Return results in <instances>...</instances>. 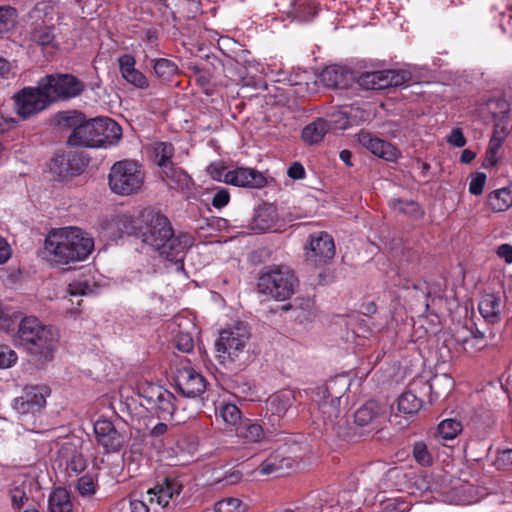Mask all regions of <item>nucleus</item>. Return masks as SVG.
Returning <instances> with one entry per match:
<instances>
[{
    "instance_id": "nucleus-37",
    "label": "nucleus",
    "mask_w": 512,
    "mask_h": 512,
    "mask_svg": "<svg viewBox=\"0 0 512 512\" xmlns=\"http://www.w3.org/2000/svg\"><path fill=\"white\" fill-rule=\"evenodd\" d=\"M358 85L367 90H383L385 87L384 70L365 72L357 78Z\"/></svg>"
},
{
    "instance_id": "nucleus-11",
    "label": "nucleus",
    "mask_w": 512,
    "mask_h": 512,
    "mask_svg": "<svg viewBox=\"0 0 512 512\" xmlns=\"http://www.w3.org/2000/svg\"><path fill=\"white\" fill-rule=\"evenodd\" d=\"M40 87L51 102L68 100L79 96L84 83L72 74H52L40 80Z\"/></svg>"
},
{
    "instance_id": "nucleus-13",
    "label": "nucleus",
    "mask_w": 512,
    "mask_h": 512,
    "mask_svg": "<svg viewBox=\"0 0 512 512\" xmlns=\"http://www.w3.org/2000/svg\"><path fill=\"white\" fill-rule=\"evenodd\" d=\"M212 177L218 181L238 187L261 188L266 185L265 176L252 168L239 167L228 170L225 167H210Z\"/></svg>"
},
{
    "instance_id": "nucleus-22",
    "label": "nucleus",
    "mask_w": 512,
    "mask_h": 512,
    "mask_svg": "<svg viewBox=\"0 0 512 512\" xmlns=\"http://www.w3.org/2000/svg\"><path fill=\"white\" fill-rule=\"evenodd\" d=\"M59 459L62 464H65L66 470L77 475L83 472L87 467V460L82 451L73 443H63L59 449Z\"/></svg>"
},
{
    "instance_id": "nucleus-62",
    "label": "nucleus",
    "mask_w": 512,
    "mask_h": 512,
    "mask_svg": "<svg viewBox=\"0 0 512 512\" xmlns=\"http://www.w3.org/2000/svg\"><path fill=\"white\" fill-rule=\"evenodd\" d=\"M129 506L131 512H149L150 508H152L146 499V494L142 495L141 499H130Z\"/></svg>"
},
{
    "instance_id": "nucleus-17",
    "label": "nucleus",
    "mask_w": 512,
    "mask_h": 512,
    "mask_svg": "<svg viewBox=\"0 0 512 512\" xmlns=\"http://www.w3.org/2000/svg\"><path fill=\"white\" fill-rule=\"evenodd\" d=\"M296 395L291 389L279 390L271 394L265 402L270 421H279L295 408Z\"/></svg>"
},
{
    "instance_id": "nucleus-24",
    "label": "nucleus",
    "mask_w": 512,
    "mask_h": 512,
    "mask_svg": "<svg viewBox=\"0 0 512 512\" xmlns=\"http://www.w3.org/2000/svg\"><path fill=\"white\" fill-rule=\"evenodd\" d=\"M320 82L328 88L346 89L354 81L352 72L342 66H328L319 76Z\"/></svg>"
},
{
    "instance_id": "nucleus-64",
    "label": "nucleus",
    "mask_w": 512,
    "mask_h": 512,
    "mask_svg": "<svg viewBox=\"0 0 512 512\" xmlns=\"http://www.w3.org/2000/svg\"><path fill=\"white\" fill-rule=\"evenodd\" d=\"M447 141L450 145L455 147H463L466 144V139L463 135V132L460 128L452 129L450 135L447 138Z\"/></svg>"
},
{
    "instance_id": "nucleus-7",
    "label": "nucleus",
    "mask_w": 512,
    "mask_h": 512,
    "mask_svg": "<svg viewBox=\"0 0 512 512\" xmlns=\"http://www.w3.org/2000/svg\"><path fill=\"white\" fill-rule=\"evenodd\" d=\"M138 394L143 399L141 405L154 413L162 421H173L176 424L185 422L186 417L181 415L180 401L160 385L143 383L138 387Z\"/></svg>"
},
{
    "instance_id": "nucleus-4",
    "label": "nucleus",
    "mask_w": 512,
    "mask_h": 512,
    "mask_svg": "<svg viewBox=\"0 0 512 512\" xmlns=\"http://www.w3.org/2000/svg\"><path fill=\"white\" fill-rule=\"evenodd\" d=\"M59 332L34 316L24 317L14 335V343L40 360H52L59 344Z\"/></svg>"
},
{
    "instance_id": "nucleus-43",
    "label": "nucleus",
    "mask_w": 512,
    "mask_h": 512,
    "mask_svg": "<svg viewBox=\"0 0 512 512\" xmlns=\"http://www.w3.org/2000/svg\"><path fill=\"white\" fill-rule=\"evenodd\" d=\"M153 161L161 168L171 164V158L174 155V147L169 142H157L153 147Z\"/></svg>"
},
{
    "instance_id": "nucleus-48",
    "label": "nucleus",
    "mask_w": 512,
    "mask_h": 512,
    "mask_svg": "<svg viewBox=\"0 0 512 512\" xmlns=\"http://www.w3.org/2000/svg\"><path fill=\"white\" fill-rule=\"evenodd\" d=\"M502 145L503 143H500L499 139H490L483 161V167L485 169L493 168L500 162L501 156L499 155V151Z\"/></svg>"
},
{
    "instance_id": "nucleus-9",
    "label": "nucleus",
    "mask_w": 512,
    "mask_h": 512,
    "mask_svg": "<svg viewBox=\"0 0 512 512\" xmlns=\"http://www.w3.org/2000/svg\"><path fill=\"white\" fill-rule=\"evenodd\" d=\"M144 172L141 165L133 160L115 162L108 175L111 191L117 195L127 196L137 193L143 186Z\"/></svg>"
},
{
    "instance_id": "nucleus-54",
    "label": "nucleus",
    "mask_w": 512,
    "mask_h": 512,
    "mask_svg": "<svg viewBox=\"0 0 512 512\" xmlns=\"http://www.w3.org/2000/svg\"><path fill=\"white\" fill-rule=\"evenodd\" d=\"M413 457L415 461L422 466L430 465L433 460L431 452L423 441H419L414 444Z\"/></svg>"
},
{
    "instance_id": "nucleus-28",
    "label": "nucleus",
    "mask_w": 512,
    "mask_h": 512,
    "mask_svg": "<svg viewBox=\"0 0 512 512\" xmlns=\"http://www.w3.org/2000/svg\"><path fill=\"white\" fill-rule=\"evenodd\" d=\"M291 464L290 458L282 456L278 451H274L261 462L257 470L261 475L280 476L284 468H290Z\"/></svg>"
},
{
    "instance_id": "nucleus-51",
    "label": "nucleus",
    "mask_w": 512,
    "mask_h": 512,
    "mask_svg": "<svg viewBox=\"0 0 512 512\" xmlns=\"http://www.w3.org/2000/svg\"><path fill=\"white\" fill-rule=\"evenodd\" d=\"M218 410L219 416L225 423L235 426L241 420V411L232 403H222Z\"/></svg>"
},
{
    "instance_id": "nucleus-19",
    "label": "nucleus",
    "mask_w": 512,
    "mask_h": 512,
    "mask_svg": "<svg viewBox=\"0 0 512 512\" xmlns=\"http://www.w3.org/2000/svg\"><path fill=\"white\" fill-rule=\"evenodd\" d=\"M347 496L348 493H336L334 489L322 491L318 494L313 512H350Z\"/></svg>"
},
{
    "instance_id": "nucleus-50",
    "label": "nucleus",
    "mask_w": 512,
    "mask_h": 512,
    "mask_svg": "<svg viewBox=\"0 0 512 512\" xmlns=\"http://www.w3.org/2000/svg\"><path fill=\"white\" fill-rule=\"evenodd\" d=\"M97 290L95 282L87 278L79 279L69 284L68 292L70 296H85L94 294Z\"/></svg>"
},
{
    "instance_id": "nucleus-15",
    "label": "nucleus",
    "mask_w": 512,
    "mask_h": 512,
    "mask_svg": "<svg viewBox=\"0 0 512 512\" xmlns=\"http://www.w3.org/2000/svg\"><path fill=\"white\" fill-rule=\"evenodd\" d=\"M174 381L177 390L186 398L201 397L207 388L204 376L190 366L177 369Z\"/></svg>"
},
{
    "instance_id": "nucleus-63",
    "label": "nucleus",
    "mask_w": 512,
    "mask_h": 512,
    "mask_svg": "<svg viewBox=\"0 0 512 512\" xmlns=\"http://www.w3.org/2000/svg\"><path fill=\"white\" fill-rule=\"evenodd\" d=\"M496 465L499 469L512 466V449H504L498 452Z\"/></svg>"
},
{
    "instance_id": "nucleus-53",
    "label": "nucleus",
    "mask_w": 512,
    "mask_h": 512,
    "mask_svg": "<svg viewBox=\"0 0 512 512\" xmlns=\"http://www.w3.org/2000/svg\"><path fill=\"white\" fill-rule=\"evenodd\" d=\"M17 18V12L12 7H0V35L11 30Z\"/></svg>"
},
{
    "instance_id": "nucleus-35",
    "label": "nucleus",
    "mask_w": 512,
    "mask_h": 512,
    "mask_svg": "<svg viewBox=\"0 0 512 512\" xmlns=\"http://www.w3.org/2000/svg\"><path fill=\"white\" fill-rule=\"evenodd\" d=\"M427 387L435 399L446 397L454 387V380L448 374L436 375L427 383Z\"/></svg>"
},
{
    "instance_id": "nucleus-49",
    "label": "nucleus",
    "mask_w": 512,
    "mask_h": 512,
    "mask_svg": "<svg viewBox=\"0 0 512 512\" xmlns=\"http://www.w3.org/2000/svg\"><path fill=\"white\" fill-rule=\"evenodd\" d=\"M30 39L41 47H48L53 46L55 36L51 27L39 26L31 32Z\"/></svg>"
},
{
    "instance_id": "nucleus-20",
    "label": "nucleus",
    "mask_w": 512,
    "mask_h": 512,
    "mask_svg": "<svg viewBox=\"0 0 512 512\" xmlns=\"http://www.w3.org/2000/svg\"><path fill=\"white\" fill-rule=\"evenodd\" d=\"M119 71L122 78L133 87L145 90L149 87V80L136 68V59L131 54H123L118 58Z\"/></svg>"
},
{
    "instance_id": "nucleus-16",
    "label": "nucleus",
    "mask_w": 512,
    "mask_h": 512,
    "mask_svg": "<svg viewBox=\"0 0 512 512\" xmlns=\"http://www.w3.org/2000/svg\"><path fill=\"white\" fill-rule=\"evenodd\" d=\"M94 432L98 445L103 447L105 453L119 452L127 441L126 435L107 419H98L94 423Z\"/></svg>"
},
{
    "instance_id": "nucleus-30",
    "label": "nucleus",
    "mask_w": 512,
    "mask_h": 512,
    "mask_svg": "<svg viewBox=\"0 0 512 512\" xmlns=\"http://www.w3.org/2000/svg\"><path fill=\"white\" fill-rule=\"evenodd\" d=\"M276 221V209L271 205H263L255 211L252 228L260 232H266L274 228Z\"/></svg>"
},
{
    "instance_id": "nucleus-60",
    "label": "nucleus",
    "mask_w": 512,
    "mask_h": 512,
    "mask_svg": "<svg viewBox=\"0 0 512 512\" xmlns=\"http://www.w3.org/2000/svg\"><path fill=\"white\" fill-rule=\"evenodd\" d=\"M176 347L179 351L188 353L194 347V341L189 333H179L176 336Z\"/></svg>"
},
{
    "instance_id": "nucleus-39",
    "label": "nucleus",
    "mask_w": 512,
    "mask_h": 512,
    "mask_svg": "<svg viewBox=\"0 0 512 512\" xmlns=\"http://www.w3.org/2000/svg\"><path fill=\"white\" fill-rule=\"evenodd\" d=\"M382 512H406L412 506L411 500L406 496L382 497L379 499Z\"/></svg>"
},
{
    "instance_id": "nucleus-18",
    "label": "nucleus",
    "mask_w": 512,
    "mask_h": 512,
    "mask_svg": "<svg viewBox=\"0 0 512 512\" xmlns=\"http://www.w3.org/2000/svg\"><path fill=\"white\" fill-rule=\"evenodd\" d=\"M358 142L375 156L387 161H395L400 154L391 143L374 136L368 131H361L358 134Z\"/></svg>"
},
{
    "instance_id": "nucleus-59",
    "label": "nucleus",
    "mask_w": 512,
    "mask_h": 512,
    "mask_svg": "<svg viewBox=\"0 0 512 512\" xmlns=\"http://www.w3.org/2000/svg\"><path fill=\"white\" fill-rule=\"evenodd\" d=\"M18 356L8 346L0 345V369L9 368L16 363Z\"/></svg>"
},
{
    "instance_id": "nucleus-34",
    "label": "nucleus",
    "mask_w": 512,
    "mask_h": 512,
    "mask_svg": "<svg viewBox=\"0 0 512 512\" xmlns=\"http://www.w3.org/2000/svg\"><path fill=\"white\" fill-rule=\"evenodd\" d=\"M329 131V123L324 118H318L305 126L302 130V139L304 142L312 145L320 142Z\"/></svg>"
},
{
    "instance_id": "nucleus-2",
    "label": "nucleus",
    "mask_w": 512,
    "mask_h": 512,
    "mask_svg": "<svg viewBox=\"0 0 512 512\" xmlns=\"http://www.w3.org/2000/svg\"><path fill=\"white\" fill-rule=\"evenodd\" d=\"M94 250V239L78 227L54 229L45 238L44 258L56 266L84 261Z\"/></svg>"
},
{
    "instance_id": "nucleus-40",
    "label": "nucleus",
    "mask_w": 512,
    "mask_h": 512,
    "mask_svg": "<svg viewBox=\"0 0 512 512\" xmlns=\"http://www.w3.org/2000/svg\"><path fill=\"white\" fill-rule=\"evenodd\" d=\"M237 435L247 442H259L264 437V430L259 423L246 420L237 429Z\"/></svg>"
},
{
    "instance_id": "nucleus-41",
    "label": "nucleus",
    "mask_w": 512,
    "mask_h": 512,
    "mask_svg": "<svg viewBox=\"0 0 512 512\" xmlns=\"http://www.w3.org/2000/svg\"><path fill=\"white\" fill-rule=\"evenodd\" d=\"M379 411L380 409L377 403L374 401H369L355 411V423L358 426H366L377 418Z\"/></svg>"
},
{
    "instance_id": "nucleus-14",
    "label": "nucleus",
    "mask_w": 512,
    "mask_h": 512,
    "mask_svg": "<svg viewBox=\"0 0 512 512\" xmlns=\"http://www.w3.org/2000/svg\"><path fill=\"white\" fill-rule=\"evenodd\" d=\"M14 102L16 112L23 118L43 111L51 103L40 85L23 88L14 96Z\"/></svg>"
},
{
    "instance_id": "nucleus-23",
    "label": "nucleus",
    "mask_w": 512,
    "mask_h": 512,
    "mask_svg": "<svg viewBox=\"0 0 512 512\" xmlns=\"http://www.w3.org/2000/svg\"><path fill=\"white\" fill-rule=\"evenodd\" d=\"M442 494L446 495V500L456 505H470L481 500L482 495L479 489L469 483H457L448 491L443 488Z\"/></svg>"
},
{
    "instance_id": "nucleus-10",
    "label": "nucleus",
    "mask_w": 512,
    "mask_h": 512,
    "mask_svg": "<svg viewBox=\"0 0 512 512\" xmlns=\"http://www.w3.org/2000/svg\"><path fill=\"white\" fill-rule=\"evenodd\" d=\"M183 489L182 482L174 476H159L146 492V499L155 512L171 509Z\"/></svg>"
},
{
    "instance_id": "nucleus-33",
    "label": "nucleus",
    "mask_w": 512,
    "mask_h": 512,
    "mask_svg": "<svg viewBox=\"0 0 512 512\" xmlns=\"http://www.w3.org/2000/svg\"><path fill=\"white\" fill-rule=\"evenodd\" d=\"M299 22H309L316 15V4L311 0H293L287 12Z\"/></svg>"
},
{
    "instance_id": "nucleus-55",
    "label": "nucleus",
    "mask_w": 512,
    "mask_h": 512,
    "mask_svg": "<svg viewBox=\"0 0 512 512\" xmlns=\"http://www.w3.org/2000/svg\"><path fill=\"white\" fill-rule=\"evenodd\" d=\"M487 176L483 172H475L470 175L469 192L472 195H481L483 193Z\"/></svg>"
},
{
    "instance_id": "nucleus-36",
    "label": "nucleus",
    "mask_w": 512,
    "mask_h": 512,
    "mask_svg": "<svg viewBox=\"0 0 512 512\" xmlns=\"http://www.w3.org/2000/svg\"><path fill=\"white\" fill-rule=\"evenodd\" d=\"M151 66L156 77L162 81H170L179 72L178 65L168 58L152 59Z\"/></svg>"
},
{
    "instance_id": "nucleus-5",
    "label": "nucleus",
    "mask_w": 512,
    "mask_h": 512,
    "mask_svg": "<svg viewBox=\"0 0 512 512\" xmlns=\"http://www.w3.org/2000/svg\"><path fill=\"white\" fill-rule=\"evenodd\" d=\"M249 341L250 332L244 324L223 329L215 342L219 362L226 367L245 364L249 358Z\"/></svg>"
},
{
    "instance_id": "nucleus-29",
    "label": "nucleus",
    "mask_w": 512,
    "mask_h": 512,
    "mask_svg": "<svg viewBox=\"0 0 512 512\" xmlns=\"http://www.w3.org/2000/svg\"><path fill=\"white\" fill-rule=\"evenodd\" d=\"M49 512H76L70 493L62 487L55 488L48 499Z\"/></svg>"
},
{
    "instance_id": "nucleus-56",
    "label": "nucleus",
    "mask_w": 512,
    "mask_h": 512,
    "mask_svg": "<svg viewBox=\"0 0 512 512\" xmlns=\"http://www.w3.org/2000/svg\"><path fill=\"white\" fill-rule=\"evenodd\" d=\"M9 496L13 509H20L23 507L25 502L28 501L25 488L22 486H15L9 490Z\"/></svg>"
},
{
    "instance_id": "nucleus-1",
    "label": "nucleus",
    "mask_w": 512,
    "mask_h": 512,
    "mask_svg": "<svg viewBox=\"0 0 512 512\" xmlns=\"http://www.w3.org/2000/svg\"><path fill=\"white\" fill-rule=\"evenodd\" d=\"M137 235L142 242L168 261L183 269V258L194 239L187 233L175 234L168 217L159 210L148 207L138 215Z\"/></svg>"
},
{
    "instance_id": "nucleus-31",
    "label": "nucleus",
    "mask_w": 512,
    "mask_h": 512,
    "mask_svg": "<svg viewBox=\"0 0 512 512\" xmlns=\"http://www.w3.org/2000/svg\"><path fill=\"white\" fill-rule=\"evenodd\" d=\"M478 309L480 314L487 321L494 323L498 321L501 311V299L497 294L488 293L482 296Z\"/></svg>"
},
{
    "instance_id": "nucleus-44",
    "label": "nucleus",
    "mask_w": 512,
    "mask_h": 512,
    "mask_svg": "<svg viewBox=\"0 0 512 512\" xmlns=\"http://www.w3.org/2000/svg\"><path fill=\"white\" fill-rule=\"evenodd\" d=\"M213 481L222 486H230L239 483L243 474L234 468L228 470L215 469L212 474Z\"/></svg>"
},
{
    "instance_id": "nucleus-47",
    "label": "nucleus",
    "mask_w": 512,
    "mask_h": 512,
    "mask_svg": "<svg viewBox=\"0 0 512 512\" xmlns=\"http://www.w3.org/2000/svg\"><path fill=\"white\" fill-rule=\"evenodd\" d=\"M247 508V504L236 497H226L214 505L215 512H246Z\"/></svg>"
},
{
    "instance_id": "nucleus-26",
    "label": "nucleus",
    "mask_w": 512,
    "mask_h": 512,
    "mask_svg": "<svg viewBox=\"0 0 512 512\" xmlns=\"http://www.w3.org/2000/svg\"><path fill=\"white\" fill-rule=\"evenodd\" d=\"M138 217L133 220L130 216L122 214L117 215L108 221L105 229L109 236L113 239L120 238L124 234H137Z\"/></svg>"
},
{
    "instance_id": "nucleus-57",
    "label": "nucleus",
    "mask_w": 512,
    "mask_h": 512,
    "mask_svg": "<svg viewBox=\"0 0 512 512\" xmlns=\"http://www.w3.org/2000/svg\"><path fill=\"white\" fill-rule=\"evenodd\" d=\"M462 344H463V347H464V350H468V345L472 342V341H478L480 342V344H472L470 345V348L472 350H481L483 349L486 344L484 342V333L478 331V330H470L469 332V336H466L464 337L462 340Z\"/></svg>"
},
{
    "instance_id": "nucleus-21",
    "label": "nucleus",
    "mask_w": 512,
    "mask_h": 512,
    "mask_svg": "<svg viewBox=\"0 0 512 512\" xmlns=\"http://www.w3.org/2000/svg\"><path fill=\"white\" fill-rule=\"evenodd\" d=\"M335 255L334 240L327 232L310 236V258L315 262L326 263Z\"/></svg>"
},
{
    "instance_id": "nucleus-6",
    "label": "nucleus",
    "mask_w": 512,
    "mask_h": 512,
    "mask_svg": "<svg viewBox=\"0 0 512 512\" xmlns=\"http://www.w3.org/2000/svg\"><path fill=\"white\" fill-rule=\"evenodd\" d=\"M384 483L387 487L399 493H406L410 497L420 498L426 493L439 492L442 494L444 480L440 474L423 473L411 477L399 468L389 469L384 475Z\"/></svg>"
},
{
    "instance_id": "nucleus-3",
    "label": "nucleus",
    "mask_w": 512,
    "mask_h": 512,
    "mask_svg": "<svg viewBox=\"0 0 512 512\" xmlns=\"http://www.w3.org/2000/svg\"><path fill=\"white\" fill-rule=\"evenodd\" d=\"M67 121L74 126L67 141L71 146L107 148L117 144L122 137V128L109 117L86 120L84 114L74 112Z\"/></svg>"
},
{
    "instance_id": "nucleus-8",
    "label": "nucleus",
    "mask_w": 512,
    "mask_h": 512,
    "mask_svg": "<svg viewBox=\"0 0 512 512\" xmlns=\"http://www.w3.org/2000/svg\"><path fill=\"white\" fill-rule=\"evenodd\" d=\"M297 285L298 279L289 267L273 265L262 270L257 288L263 295L276 301H285L295 293Z\"/></svg>"
},
{
    "instance_id": "nucleus-38",
    "label": "nucleus",
    "mask_w": 512,
    "mask_h": 512,
    "mask_svg": "<svg viewBox=\"0 0 512 512\" xmlns=\"http://www.w3.org/2000/svg\"><path fill=\"white\" fill-rule=\"evenodd\" d=\"M423 401L418 398L412 391L402 393L397 401V409L405 415H412L420 410Z\"/></svg>"
},
{
    "instance_id": "nucleus-12",
    "label": "nucleus",
    "mask_w": 512,
    "mask_h": 512,
    "mask_svg": "<svg viewBox=\"0 0 512 512\" xmlns=\"http://www.w3.org/2000/svg\"><path fill=\"white\" fill-rule=\"evenodd\" d=\"M50 389L45 385H27L22 394L14 399L13 408L22 420L28 416H35L46 406V398Z\"/></svg>"
},
{
    "instance_id": "nucleus-58",
    "label": "nucleus",
    "mask_w": 512,
    "mask_h": 512,
    "mask_svg": "<svg viewBox=\"0 0 512 512\" xmlns=\"http://www.w3.org/2000/svg\"><path fill=\"white\" fill-rule=\"evenodd\" d=\"M76 487L81 496H91L96 492L94 480L89 475L80 477L77 481Z\"/></svg>"
},
{
    "instance_id": "nucleus-61",
    "label": "nucleus",
    "mask_w": 512,
    "mask_h": 512,
    "mask_svg": "<svg viewBox=\"0 0 512 512\" xmlns=\"http://www.w3.org/2000/svg\"><path fill=\"white\" fill-rule=\"evenodd\" d=\"M230 201V195L227 189L219 188L213 195L212 206L217 209L225 207Z\"/></svg>"
},
{
    "instance_id": "nucleus-25",
    "label": "nucleus",
    "mask_w": 512,
    "mask_h": 512,
    "mask_svg": "<svg viewBox=\"0 0 512 512\" xmlns=\"http://www.w3.org/2000/svg\"><path fill=\"white\" fill-rule=\"evenodd\" d=\"M317 396L323 400L314 399L318 403L319 413L322 415L325 424H334L340 415V397H330L326 387L317 388Z\"/></svg>"
},
{
    "instance_id": "nucleus-46",
    "label": "nucleus",
    "mask_w": 512,
    "mask_h": 512,
    "mask_svg": "<svg viewBox=\"0 0 512 512\" xmlns=\"http://www.w3.org/2000/svg\"><path fill=\"white\" fill-rule=\"evenodd\" d=\"M462 431V424L456 419H445L438 425V436L442 440H452Z\"/></svg>"
},
{
    "instance_id": "nucleus-45",
    "label": "nucleus",
    "mask_w": 512,
    "mask_h": 512,
    "mask_svg": "<svg viewBox=\"0 0 512 512\" xmlns=\"http://www.w3.org/2000/svg\"><path fill=\"white\" fill-rule=\"evenodd\" d=\"M385 87H398L409 84L411 73L406 70H384Z\"/></svg>"
},
{
    "instance_id": "nucleus-42",
    "label": "nucleus",
    "mask_w": 512,
    "mask_h": 512,
    "mask_svg": "<svg viewBox=\"0 0 512 512\" xmlns=\"http://www.w3.org/2000/svg\"><path fill=\"white\" fill-rule=\"evenodd\" d=\"M50 171L60 180L65 179L74 173L72 160L67 155H57L50 162Z\"/></svg>"
},
{
    "instance_id": "nucleus-32",
    "label": "nucleus",
    "mask_w": 512,
    "mask_h": 512,
    "mask_svg": "<svg viewBox=\"0 0 512 512\" xmlns=\"http://www.w3.org/2000/svg\"><path fill=\"white\" fill-rule=\"evenodd\" d=\"M487 206L494 212H504L512 206V187H503L490 192Z\"/></svg>"
},
{
    "instance_id": "nucleus-27",
    "label": "nucleus",
    "mask_w": 512,
    "mask_h": 512,
    "mask_svg": "<svg viewBox=\"0 0 512 512\" xmlns=\"http://www.w3.org/2000/svg\"><path fill=\"white\" fill-rule=\"evenodd\" d=\"M161 177L170 188L178 190L189 189L192 183L191 177L182 168L172 163L162 168Z\"/></svg>"
},
{
    "instance_id": "nucleus-52",
    "label": "nucleus",
    "mask_w": 512,
    "mask_h": 512,
    "mask_svg": "<svg viewBox=\"0 0 512 512\" xmlns=\"http://www.w3.org/2000/svg\"><path fill=\"white\" fill-rule=\"evenodd\" d=\"M324 119L329 123V130H344L350 123L347 113L342 110H335Z\"/></svg>"
}]
</instances>
